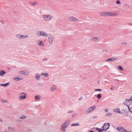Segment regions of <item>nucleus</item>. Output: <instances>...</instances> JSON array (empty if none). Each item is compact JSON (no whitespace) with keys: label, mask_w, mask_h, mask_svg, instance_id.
<instances>
[{"label":"nucleus","mask_w":132,"mask_h":132,"mask_svg":"<svg viewBox=\"0 0 132 132\" xmlns=\"http://www.w3.org/2000/svg\"><path fill=\"white\" fill-rule=\"evenodd\" d=\"M118 15L116 12H105L101 13L100 15L102 16H116Z\"/></svg>","instance_id":"nucleus-1"},{"label":"nucleus","mask_w":132,"mask_h":132,"mask_svg":"<svg viewBox=\"0 0 132 132\" xmlns=\"http://www.w3.org/2000/svg\"><path fill=\"white\" fill-rule=\"evenodd\" d=\"M26 94L24 93H22L20 94L19 96V99L20 100H23L26 99Z\"/></svg>","instance_id":"nucleus-2"},{"label":"nucleus","mask_w":132,"mask_h":132,"mask_svg":"<svg viewBox=\"0 0 132 132\" xmlns=\"http://www.w3.org/2000/svg\"><path fill=\"white\" fill-rule=\"evenodd\" d=\"M43 18L45 21H50L52 19V17L50 15H43Z\"/></svg>","instance_id":"nucleus-3"},{"label":"nucleus","mask_w":132,"mask_h":132,"mask_svg":"<svg viewBox=\"0 0 132 132\" xmlns=\"http://www.w3.org/2000/svg\"><path fill=\"white\" fill-rule=\"evenodd\" d=\"M110 124L108 123H105L104 124L103 128L104 130L105 131L107 130L109 128Z\"/></svg>","instance_id":"nucleus-4"},{"label":"nucleus","mask_w":132,"mask_h":132,"mask_svg":"<svg viewBox=\"0 0 132 132\" xmlns=\"http://www.w3.org/2000/svg\"><path fill=\"white\" fill-rule=\"evenodd\" d=\"M20 75H27L29 74V72L27 71H20L19 72Z\"/></svg>","instance_id":"nucleus-5"},{"label":"nucleus","mask_w":132,"mask_h":132,"mask_svg":"<svg viewBox=\"0 0 132 132\" xmlns=\"http://www.w3.org/2000/svg\"><path fill=\"white\" fill-rule=\"evenodd\" d=\"M68 19L69 21H70L76 22L78 21L76 18L72 16L69 17Z\"/></svg>","instance_id":"nucleus-6"},{"label":"nucleus","mask_w":132,"mask_h":132,"mask_svg":"<svg viewBox=\"0 0 132 132\" xmlns=\"http://www.w3.org/2000/svg\"><path fill=\"white\" fill-rule=\"evenodd\" d=\"M48 39L49 43L52 44L53 43L54 40V38L51 35H48Z\"/></svg>","instance_id":"nucleus-7"},{"label":"nucleus","mask_w":132,"mask_h":132,"mask_svg":"<svg viewBox=\"0 0 132 132\" xmlns=\"http://www.w3.org/2000/svg\"><path fill=\"white\" fill-rule=\"evenodd\" d=\"M70 120H67L65 122V123L63 124L62 126V128H65L66 127L69 123Z\"/></svg>","instance_id":"nucleus-8"},{"label":"nucleus","mask_w":132,"mask_h":132,"mask_svg":"<svg viewBox=\"0 0 132 132\" xmlns=\"http://www.w3.org/2000/svg\"><path fill=\"white\" fill-rule=\"evenodd\" d=\"M96 107L95 106H93L89 108L87 110L86 112L88 113L90 112H92L94 109H95Z\"/></svg>","instance_id":"nucleus-9"},{"label":"nucleus","mask_w":132,"mask_h":132,"mask_svg":"<svg viewBox=\"0 0 132 132\" xmlns=\"http://www.w3.org/2000/svg\"><path fill=\"white\" fill-rule=\"evenodd\" d=\"M130 100L128 99V100H126V101H125L124 102V104L125 105H126L128 108V106H129V105L130 104Z\"/></svg>","instance_id":"nucleus-10"},{"label":"nucleus","mask_w":132,"mask_h":132,"mask_svg":"<svg viewBox=\"0 0 132 132\" xmlns=\"http://www.w3.org/2000/svg\"><path fill=\"white\" fill-rule=\"evenodd\" d=\"M116 59H117V58L116 57H112L111 58H109V59H107L106 60V61H114V60H116Z\"/></svg>","instance_id":"nucleus-11"},{"label":"nucleus","mask_w":132,"mask_h":132,"mask_svg":"<svg viewBox=\"0 0 132 132\" xmlns=\"http://www.w3.org/2000/svg\"><path fill=\"white\" fill-rule=\"evenodd\" d=\"M120 127H118L117 128L119 130L120 132H126V130L123 128H121V129H120Z\"/></svg>","instance_id":"nucleus-12"},{"label":"nucleus","mask_w":132,"mask_h":132,"mask_svg":"<svg viewBox=\"0 0 132 132\" xmlns=\"http://www.w3.org/2000/svg\"><path fill=\"white\" fill-rule=\"evenodd\" d=\"M113 111L118 113H121V112L119 109L116 108L114 109L113 110Z\"/></svg>","instance_id":"nucleus-13"},{"label":"nucleus","mask_w":132,"mask_h":132,"mask_svg":"<svg viewBox=\"0 0 132 132\" xmlns=\"http://www.w3.org/2000/svg\"><path fill=\"white\" fill-rule=\"evenodd\" d=\"M41 36H43L47 37V34L44 32L42 31Z\"/></svg>","instance_id":"nucleus-14"},{"label":"nucleus","mask_w":132,"mask_h":132,"mask_svg":"<svg viewBox=\"0 0 132 132\" xmlns=\"http://www.w3.org/2000/svg\"><path fill=\"white\" fill-rule=\"evenodd\" d=\"M6 72L3 70H2L0 71V75L1 76H3L5 73Z\"/></svg>","instance_id":"nucleus-15"},{"label":"nucleus","mask_w":132,"mask_h":132,"mask_svg":"<svg viewBox=\"0 0 132 132\" xmlns=\"http://www.w3.org/2000/svg\"><path fill=\"white\" fill-rule=\"evenodd\" d=\"M41 97L40 95L36 96H35V99L36 100H39L41 99Z\"/></svg>","instance_id":"nucleus-16"},{"label":"nucleus","mask_w":132,"mask_h":132,"mask_svg":"<svg viewBox=\"0 0 132 132\" xmlns=\"http://www.w3.org/2000/svg\"><path fill=\"white\" fill-rule=\"evenodd\" d=\"M38 45H40V46H44V44L42 43V42L40 40H39L38 42Z\"/></svg>","instance_id":"nucleus-17"},{"label":"nucleus","mask_w":132,"mask_h":132,"mask_svg":"<svg viewBox=\"0 0 132 132\" xmlns=\"http://www.w3.org/2000/svg\"><path fill=\"white\" fill-rule=\"evenodd\" d=\"M9 82L6 83L5 84H1L0 85L1 86H4V87H6L9 85Z\"/></svg>","instance_id":"nucleus-18"},{"label":"nucleus","mask_w":132,"mask_h":132,"mask_svg":"<svg viewBox=\"0 0 132 132\" xmlns=\"http://www.w3.org/2000/svg\"><path fill=\"white\" fill-rule=\"evenodd\" d=\"M22 78H14L13 79L14 80H15L16 81L19 80H21L22 79Z\"/></svg>","instance_id":"nucleus-19"},{"label":"nucleus","mask_w":132,"mask_h":132,"mask_svg":"<svg viewBox=\"0 0 132 132\" xmlns=\"http://www.w3.org/2000/svg\"><path fill=\"white\" fill-rule=\"evenodd\" d=\"M9 130L11 132H13L14 131V129L12 128L11 127H9Z\"/></svg>","instance_id":"nucleus-20"},{"label":"nucleus","mask_w":132,"mask_h":132,"mask_svg":"<svg viewBox=\"0 0 132 132\" xmlns=\"http://www.w3.org/2000/svg\"><path fill=\"white\" fill-rule=\"evenodd\" d=\"M41 34H42V31H38L36 33L37 35L38 36H41V35H42Z\"/></svg>","instance_id":"nucleus-21"},{"label":"nucleus","mask_w":132,"mask_h":132,"mask_svg":"<svg viewBox=\"0 0 132 132\" xmlns=\"http://www.w3.org/2000/svg\"><path fill=\"white\" fill-rule=\"evenodd\" d=\"M96 129L100 132H102L103 130H104L103 129H102L101 128L99 129L98 128H96Z\"/></svg>","instance_id":"nucleus-22"},{"label":"nucleus","mask_w":132,"mask_h":132,"mask_svg":"<svg viewBox=\"0 0 132 132\" xmlns=\"http://www.w3.org/2000/svg\"><path fill=\"white\" fill-rule=\"evenodd\" d=\"M28 37V36L26 35L25 36L22 35H21V38L23 39L27 38Z\"/></svg>","instance_id":"nucleus-23"},{"label":"nucleus","mask_w":132,"mask_h":132,"mask_svg":"<svg viewBox=\"0 0 132 132\" xmlns=\"http://www.w3.org/2000/svg\"><path fill=\"white\" fill-rule=\"evenodd\" d=\"M79 123H74V124H72L71 126H79Z\"/></svg>","instance_id":"nucleus-24"},{"label":"nucleus","mask_w":132,"mask_h":132,"mask_svg":"<svg viewBox=\"0 0 132 132\" xmlns=\"http://www.w3.org/2000/svg\"><path fill=\"white\" fill-rule=\"evenodd\" d=\"M56 87L55 86H53L52 87V88L51 89V91H53L54 90L55 88Z\"/></svg>","instance_id":"nucleus-25"},{"label":"nucleus","mask_w":132,"mask_h":132,"mask_svg":"<svg viewBox=\"0 0 132 132\" xmlns=\"http://www.w3.org/2000/svg\"><path fill=\"white\" fill-rule=\"evenodd\" d=\"M36 79L37 80H39V78H40V76L38 74H36Z\"/></svg>","instance_id":"nucleus-26"},{"label":"nucleus","mask_w":132,"mask_h":132,"mask_svg":"<svg viewBox=\"0 0 132 132\" xmlns=\"http://www.w3.org/2000/svg\"><path fill=\"white\" fill-rule=\"evenodd\" d=\"M101 97V94H99L97 96V97L98 99H100Z\"/></svg>","instance_id":"nucleus-27"},{"label":"nucleus","mask_w":132,"mask_h":132,"mask_svg":"<svg viewBox=\"0 0 132 132\" xmlns=\"http://www.w3.org/2000/svg\"><path fill=\"white\" fill-rule=\"evenodd\" d=\"M116 3L119 5H120L121 4L119 0H117L116 2Z\"/></svg>","instance_id":"nucleus-28"},{"label":"nucleus","mask_w":132,"mask_h":132,"mask_svg":"<svg viewBox=\"0 0 132 132\" xmlns=\"http://www.w3.org/2000/svg\"><path fill=\"white\" fill-rule=\"evenodd\" d=\"M112 114L111 113H108L106 114V116H109L112 115Z\"/></svg>","instance_id":"nucleus-29"},{"label":"nucleus","mask_w":132,"mask_h":132,"mask_svg":"<svg viewBox=\"0 0 132 132\" xmlns=\"http://www.w3.org/2000/svg\"><path fill=\"white\" fill-rule=\"evenodd\" d=\"M118 68L119 69L121 70H123V69L121 66H118Z\"/></svg>","instance_id":"nucleus-30"},{"label":"nucleus","mask_w":132,"mask_h":132,"mask_svg":"<svg viewBox=\"0 0 132 132\" xmlns=\"http://www.w3.org/2000/svg\"><path fill=\"white\" fill-rule=\"evenodd\" d=\"M17 37L19 38H21V35L20 34L18 35L17 36Z\"/></svg>","instance_id":"nucleus-31"},{"label":"nucleus","mask_w":132,"mask_h":132,"mask_svg":"<svg viewBox=\"0 0 132 132\" xmlns=\"http://www.w3.org/2000/svg\"><path fill=\"white\" fill-rule=\"evenodd\" d=\"M37 4V3L36 2H34L33 3H31V4L32 5H35Z\"/></svg>","instance_id":"nucleus-32"},{"label":"nucleus","mask_w":132,"mask_h":132,"mask_svg":"<svg viewBox=\"0 0 132 132\" xmlns=\"http://www.w3.org/2000/svg\"><path fill=\"white\" fill-rule=\"evenodd\" d=\"M2 102L3 103H7V101L6 100H2Z\"/></svg>","instance_id":"nucleus-33"},{"label":"nucleus","mask_w":132,"mask_h":132,"mask_svg":"<svg viewBox=\"0 0 132 132\" xmlns=\"http://www.w3.org/2000/svg\"><path fill=\"white\" fill-rule=\"evenodd\" d=\"M128 108L129 110L132 113V108H130L129 106H128Z\"/></svg>","instance_id":"nucleus-34"},{"label":"nucleus","mask_w":132,"mask_h":132,"mask_svg":"<svg viewBox=\"0 0 132 132\" xmlns=\"http://www.w3.org/2000/svg\"><path fill=\"white\" fill-rule=\"evenodd\" d=\"M26 117L25 116H22L20 118V119H24L26 118Z\"/></svg>","instance_id":"nucleus-35"},{"label":"nucleus","mask_w":132,"mask_h":132,"mask_svg":"<svg viewBox=\"0 0 132 132\" xmlns=\"http://www.w3.org/2000/svg\"><path fill=\"white\" fill-rule=\"evenodd\" d=\"M126 44L127 43L126 42H123L121 43V45H126Z\"/></svg>","instance_id":"nucleus-36"},{"label":"nucleus","mask_w":132,"mask_h":132,"mask_svg":"<svg viewBox=\"0 0 132 132\" xmlns=\"http://www.w3.org/2000/svg\"><path fill=\"white\" fill-rule=\"evenodd\" d=\"M61 128V129H62V131H63V132H65V128Z\"/></svg>","instance_id":"nucleus-37"},{"label":"nucleus","mask_w":132,"mask_h":132,"mask_svg":"<svg viewBox=\"0 0 132 132\" xmlns=\"http://www.w3.org/2000/svg\"><path fill=\"white\" fill-rule=\"evenodd\" d=\"M76 113H74L72 116V117H75V116H76Z\"/></svg>","instance_id":"nucleus-38"},{"label":"nucleus","mask_w":132,"mask_h":132,"mask_svg":"<svg viewBox=\"0 0 132 132\" xmlns=\"http://www.w3.org/2000/svg\"><path fill=\"white\" fill-rule=\"evenodd\" d=\"M101 90H102L101 89H96L95 90V91H101Z\"/></svg>","instance_id":"nucleus-39"},{"label":"nucleus","mask_w":132,"mask_h":132,"mask_svg":"<svg viewBox=\"0 0 132 132\" xmlns=\"http://www.w3.org/2000/svg\"><path fill=\"white\" fill-rule=\"evenodd\" d=\"M44 74L45 76L46 77H47L48 75V74L47 73H45Z\"/></svg>","instance_id":"nucleus-40"},{"label":"nucleus","mask_w":132,"mask_h":132,"mask_svg":"<svg viewBox=\"0 0 132 132\" xmlns=\"http://www.w3.org/2000/svg\"><path fill=\"white\" fill-rule=\"evenodd\" d=\"M114 88H115V87H112L111 88V90H113Z\"/></svg>","instance_id":"nucleus-41"},{"label":"nucleus","mask_w":132,"mask_h":132,"mask_svg":"<svg viewBox=\"0 0 132 132\" xmlns=\"http://www.w3.org/2000/svg\"><path fill=\"white\" fill-rule=\"evenodd\" d=\"M105 112H107L108 111V110L105 109Z\"/></svg>","instance_id":"nucleus-42"},{"label":"nucleus","mask_w":132,"mask_h":132,"mask_svg":"<svg viewBox=\"0 0 132 132\" xmlns=\"http://www.w3.org/2000/svg\"><path fill=\"white\" fill-rule=\"evenodd\" d=\"M73 111H70L69 112H68V113H73Z\"/></svg>","instance_id":"nucleus-43"},{"label":"nucleus","mask_w":132,"mask_h":132,"mask_svg":"<svg viewBox=\"0 0 132 132\" xmlns=\"http://www.w3.org/2000/svg\"><path fill=\"white\" fill-rule=\"evenodd\" d=\"M0 122H3V121L2 119H0Z\"/></svg>","instance_id":"nucleus-44"},{"label":"nucleus","mask_w":132,"mask_h":132,"mask_svg":"<svg viewBox=\"0 0 132 132\" xmlns=\"http://www.w3.org/2000/svg\"><path fill=\"white\" fill-rule=\"evenodd\" d=\"M82 97H81L80 98H79V100H81L82 99Z\"/></svg>","instance_id":"nucleus-45"},{"label":"nucleus","mask_w":132,"mask_h":132,"mask_svg":"<svg viewBox=\"0 0 132 132\" xmlns=\"http://www.w3.org/2000/svg\"><path fill=\"white\" fill-rule=\"evenodd\" d=\"M97 39V38L95 37V38H93V39Z\"/></svg>","instance_id":"nucleus-46"},{"label":"nucleus","mask_w":132,"mask_h":132,"mask_svg":"<svg viewBox=\"0 0 132 132\" xmlns=\"http://www.w3.org/2000/svg\"><path fill=\"white\" fill-rule=\"evenodd\" d=\"M89 132H93L92 131H90Z\"/></svg>","instance_id":"nucleus-47"},{"label":"nucleus","mask_w":132,"mask_h":132,"mask_svg":"<svg viewBox=\"0 0 132 132\" xmlns=\"http://www.w3.org/2000/svg\"><path fill=\"white\" fill-rule=\"evenodd\" d=\"M47 60V59H46V60Z\"/></svg>","instance_id":"nucleus-48"},{"label":"nucleus","mask_w":132,"mask_h":132,"mask_svg":"<svg viewBox=\"0 0 132 132\" xmlns=\"http://www.w3.org/2000/svg\"><path fill=\"white\" fill-rule=\"evenodd\" d=\"M131 25H132V23H131Z\"/></svg>","instance_id":"nucleus-49"}]
</instances>
